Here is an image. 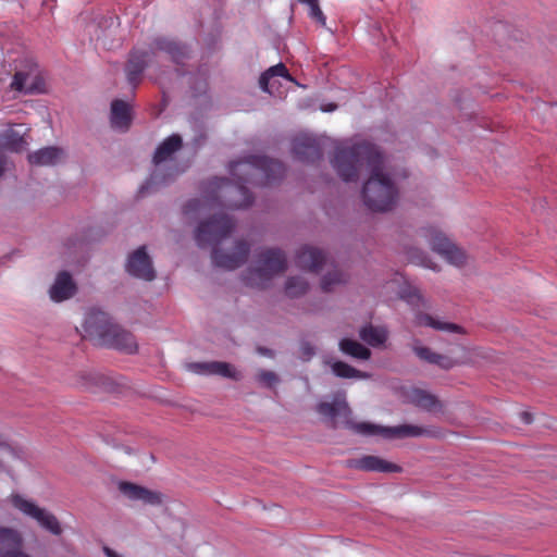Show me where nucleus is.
Returning <instances> with one entry per match:
<instances>
[{
  "label": "nucleus",
  "mask_w": 557,
  "mask_h": 557,
  "mask_svg": "<svg viewBox=\"0 0 557 557\" xmlns=\"http://www.w3.org/2000/svg\"><path fill=\"white\" fill-rule=\"evenodd\" d=\"M228 172L234 182L225 177H213L203 183L205 200H188L183 207L186 218H196L207 203H216L232 210L249 207L253 197L245 184H271L284 176L285 166L277 160L251 154L231 162Z\"/></svg>",
  "instance_id": "f257e3e1"
},
{
  "label": "nucleus",
  "mask_w": 557,
  "mask_h": 557,
  "mask_svg": "<svg viewBox=\"0 0 557 557\" xmlns=\"http://www.w3.org/2000/svg\"><path fill=\"white\" fill-rule=\"evenodd\" d=\"M331 163L344 182H356L360 169L366 165L370 171V177L362 188L364 205L370 210L379 212L394 208L398 190L393 180L385 173L384 156L376 145L362 141L336 147Z\"/></svg>",
  "instance_id": "f03ea898"
},
{
  "label": "nucleus",
  "mask_w": 557,
  "mask_h": 557,
  "mask_svg": "<svg viewBox=\"0 0 557 557\" xmlns=\"http://www.w3.org/2000/svg\"><path fill=\"white\" fill-rule=\"evenodd\" d=\"M84 337L94 345L103 346L125 354H135L138 344L135 336L114 323L112 318L99 309H90L83 324Z\"/></svg>",
  "instance_id": "7ed1b4c3"
},
{
  "label": "nucleus",
  "mask_w": 557,
  "mask_h": 557,
  "mask_svg": "<svg viewBox=\"0 0 557 557\" xmlns=\"http://www.w3.org/2000/svg\"><path fill=\"white\" fill-rule=\"evenodd\" d=\"M156 51L165 52L176 64H182L190 54L186 45L166 37H156L150 45V51L133 49L129 52L125 64V74L129 85L136 87L140 83L141 75L148 65V61Z\"/></svg>",
  "instance_id": "20e7f679"
},
{
  "label": "nucleus",
  "mask_w": 557,
  "mask_h": 557,
  "mask_svg": "<svg viewBox=\"0 0 557 557\" xmlns=\"http://www.w3.org/2000/svg\"><path fill=\"white\" fill-rule=\"evenodd\" d=\"M287 268L285 253L278 248L262 250L257 257V265L249 268L244 275L247 286L264 288L270 281Z\"/></svg>",
  "instance_id": "39448f33"
},
{
  "label": "nucleus",
  "mask_w": 557,
  "mask_h": 557,
  "mask_svg": "<svg viewBox=\"0 0 557 557\" xmlns=\"http://www.w3.org/2000/svg\"><path fill=\"white\" fill-rule=\"evenodd\" d=\"M182 138L177 134H173L165 138L156 149L153 154L154 170L150 174V177L140 186L139 194L141 196L153 191L160 186H164L172 182L175 174L170 172V168L162 165L163 162L171 159L173 153L182 148Z\"/></svg>",
  "instance_id": "423d86ee"
},
{
  "label": "nucleus",
  "mask_w": 557,
  "mask_h": 557,
  "mask_svg": "<svg viewBox=\"0 0 557 557\" xmlns=\"http://www.w3.org/2000/svg\"><path fill=\"white\" fill-rule=\"evenodd\" d=\"M347 425L358 434L364 436H381L386 440L431 435V432L428 429L412 424L383 426L370 422L355 423L347 421Z\"/></svg>",
  "instance_id": "0eeeda50"
},
{
  "label": "nucleus",
  "mask_w": 557,
  "mask_h": 557,
  "mask_svg": "<svg viewBox=\"0 0 557 557\" xmlns=\"http://www.w3.org/2000/svg\"><path fill=\"white\" fill-rule=\"evenodd\" d=\"M234 227L235 223L228 215H214L198 225L195 232V239L201 248L210 245L215 246L228 237Z\"/></svg>",
  "instance_id": "6e6552de"
},
{
  "label": "nucleus",
  "mask_w": 557,
  "mask_h": 557,
  "mask_svg": "<svg viewBox=\"0 0 557 557\" xmlns=\"http://www.w3.org/2000/svg\"><path fill=\"white\" fill-rule=\"evenodd\" d=\"M418 236L426 240L431 249L449 263L460 267L466 262L465 252L434 226L421 227Z\"/></svg>",
  "instance_id": "1a4fd4ad"
},
{
  "label": "nucleus",
  "mask_w": 557,
  "mask_h": 557,
  "mask_svg": "<svg viewBox=\"0 0 557 557\" xmlns=\"http://www.w3.org/2000/svg\"><path fill=\"white\" fill-rule=\"evenodd\" d=\"M12 505L23 512L25 516L33 518L38 522V524L49 531L54 535H60L62 533V528L60 525L57 517L49 512L48 510L38 507L35 503L25 499L20 494L11 495Z\"/></svg>",
  "instance_id": "9d476101"
},
{
  "label": "nucleus",
  "mask_w": 557,
  "mask_h": 557,
  "mask_svg": "<svg viewBox=\"0 0 557 557\" xmlns=\"http://www.w3.org/2000/svg\"><path fill=\"white\" fill-rule=\"evenodd\" d=\"M126 272L139 280L151 282L156 278L152 260L146 251V246H140L127 258Z\"/></svg>",
  "instance_id": "9b49d317"
},
{
  "label": "nucleus",
  "mask_w": 557,
  "mask_h": 557,
  "mask_svg": "<svg viewBox=\"0 0 557 557\" xmlns=\"http://www.w3.org/2000/svg\"><path fill=\"white\" fill-rule=\"evenodd\" d=\"M249 252V244L245 240H237L235 243L233 252L225 253L222 250L214 247L212 249L211 258L215 267L225 270H235L247 261Z\"/></svg>",
  "instance_id": "f8f14e48"
},
{
  "label": "nucleus",
  "mask_w": 557,
  "mask_h": 557,
  "mask_svg": "<svg viewBox=\"0 0 557 557\" xmlns=\"http://www.w3.org/2000/svg\"><path fill=\"white\" fill-rule=\"evenodd\" d=\"M295 158L305 163H314L322 158L319 140L307 134L296 136L292 143Z\"/></svg>",
  "instance_id": "ddd939ff"
},
{
  "label": "nucleus",
  "mask_w": 557,
  "mask_h": 557,
  "mask_svg": "<svg viewBox=\"0 0 557 557\" xmlns=\"http://www.w3.org/2000/svg\"><path fill=\"white\" fill-rule=\"evenodd\" d=\"M119 491L129 500L141 502L146 505L157 506L162 503V495L141 485L121 481L117 484Z\"/></svg>",
  "instance_id": "4468645a"
},
{
  "label": "nucleus",
  "mask_w": 557,
  "mask_h": 557,
  "mask_svg": "<svg viewBox=\"0 0 557 557\" xmlns=\"http://www.w3.org/2000/svg\"><path fill=\"white\" fill-rule=\"evenodd\" d=\"M188 369L197 374L220 375L235 381L242 379L240 372L224 361L193 362L188 364Z\"/></svg>",
  "instance_id": "2eb2a0df"
},
{
  "label": "nucleus",
  "mask_w": 557,
  "mask_h": 557,
  "mask_svg": "<svg viewBox=\"0 0 557 557\" xmlns=\"http://www.w3.org/2000/svg\"><path fill=\"white\" fill-rule=\"evenodd\" d=\"M326 260L327 257L323 250L311 246H304L297 251L295 262L302 270L318 273L322 270V265L326 263Z\"/></svg>",
  "instance_id": "dca6fc26"
},
{
  "label": "nucleus",
  "mask_w": 557,
  "mask_h": 557,
  "mask_svg": "<svg viewBox=\"0 0 557 557\" xmlns=\"http://www.w3.org/2000/svg\"><path fill=\"white\" fill-rule=\"evenodd\" d=\"M11 88L13 90L33 95L42 94L46 90L44 78L35 73L18 71L14 74Z\"/></svg>",
  "instance_id": "f3484780"
},
{
  "label": "nucleus",
  "mask_w": 557,
  "mask_h": 557,
  "mask_svg": "<svg viewBox=\"0 0 557 557\" xmlns=\"http://www.w3.org/2000/svg\"><path fill=\"white\" fill-rule=\"evenodd\" d=\"M406 399L426 412H442L443 403L433 394L421 388H410L406 392Z\"/></svg>",
  "instance_id": "a211bd4d"
},
{
  "label": "nucleus",
  "mask_w": 557,
  "mask_h": 557,
  "mask_svg": "<svg viewBox=\"0 0 557 557\" xmlns=\"http://www.w3.org/2000/svg\"><path fill=\"white\" fill-rule=\"evenodd\" d=\"M350 467L362 471H374L383 473L400 472L401 468L393 462L382 459L377 456L366 455L350 461Z\"/></svg>",
  "instance_id": "6ab92c4d"
},
{
  "label": "nucleus",
  "mask_w": 557,
  "mask_h": 557,
  "mask_svg": "<svg viewBox=\"0 0 557 557\" xmlns=\"http://www.w3.org/2000/svg\"><path fill=\"white\" fill-rule=\"evenodd\" d=\"M65 158V151L55 146L41 148L27 157L28 162L36 166H53Z\"/></svg>",
  "instance_id": "aec40b11"
},
{
  "label": "nucleus",
  "mask_w": 557,
  "mask_h": 557,
  "mask_svg": "<svg viewBox=\"0 0 557 557\" xmlns=\"http://www.w3.org/2000/svg\"><path fill=\"white\" fill-rule=\"evenodd\" d=\"M75 292L76 286L71 274L63 271L57 275L54 283L49 289V295L53 301L60 302L71 298Z\"/></svg>",
  "instance_id": "412c9836"
},
{
  "label": "nucleus",
  "mask_w": 557,
  "mask_h": 557,
  "mask_svg": "<svg viewBox=\"0 0 557 557\" xmlns=\"http://www.w3.org/2000/svg\"><path fill=\"white\" fill-rule=\"evenodd\" d=\"M110 121L113 128L127 131L132 121L129 106L123 100L112 101Z\"/></svg>",
  "instance_id": "4be33fe9"
},
{
  "label": "nucleus",
  "mask_w": 557,
  "mask_h": 557,
  "mask_svg": "<svg viewBox=\"0 0 557 557\" xmlns=\"http://www.w3.org/2000/svg\"><path fill=\"white\" fill-rule=\"evenodd\" d=\"M359 337L371 347H381L388 338V330L383 325L368 323L359 330Z\"/></svg>",
  "instance_id": "5701e85b"
},
{
  "label": "nucleus",
  "mask_w": 557,
  "mask_h": 557,
  "mask_svg": "<svg viewBox=\"0 0 557 557\" xmlns=\"http://www.w3.org/2000/svg\"><path fill=\"white\" fill-rule=\"evenodd\" d=\"M416 323L420 326H429L437 331L449 333H463V329L455 323L440 321L428 313L419 312L416 315Z\"/></svg>",
  "instance_id": "b1692460"
},
{
  "label": "nucleus",
  "mask_w": 557,
  "mask_h": 557,
  "mask_svg": "<svg viewBox=\"0 0 557 557\" xmlns=\"http://www.w3.org/2000/svg\"><path fill=\"white\" fill-rule=\"evenodd\" d=\"M338 347L344 355L355 359L368 360L371 357V350L355 339L343 338Z\"/></svg>",
  "instance_id": "393cba45"
},
{
  "label": "nucleus",
  "mask_w": 557,
  "mask_h": 557,
  "mask_svg": "<svg viewBox=\"0 0 557 557\" xmlns=\"http://www.w3.org/2000/svg\"><path fill=\"white\" fill-rule=\"evenodd\" d=\"M18 547H23L21 533L11 528L0 527V556Z\"/></svg>",
  "instance_id": "a878e982"
},
{
  "label": "nucleus",
  "mask_w": 557,
  "mask_h": 557,
  "mask_svg": "<svg viewBox=\"0 0 557 557\" xmlns=\"http://www.w3.org/2000/svg\"><path fill=\"white\" fill-rule=\"evenodd\" d=\"M329 364L331 367L333 374L341 379L366 380L370 377L369 373L362 372L344 361H330Z\"/></svg>",
  "instance_id": "bb28decb"
},
{
  "label": "nucleus",
  "mask_w": 557,
  "mask_h": 557,
  "mask_svg": "<svg viewBox=\"0 0 557 557\" xmlns=\"http://www.w3.org/2000/svg\"><path fill=\"white\" fill-rule=\"evenodd\" d=\"M276 76L284 77L289 82L294 81L293 77L289 75L286 66L283 63H278L276 65L269 67L264 73L261 74L259 78L260 88L265 92H271L270 81Z\"/></svg>",
  "instance_id": "cd10ccee"
},
{
  "label": "nucleus",
  "mask_w": 557,
  "mask_h": 557,
  "mask_svg": "<svg viewBox=\"0 0 557 557\" xmlns=\"http://www.w3.org/2000/svg\"><path fill=\"white\" fill-rule=\"evenodd\" d=\"M317 411L321 416L334 419L339 414L350 413V409L346 401L336 400L333 403L322 401L317 405Z\"/></svg>",
  "instance_id": "c85d7f7f"
},
{
  "label": "nucleus",
  "mask_w": 557,
  "mask_h": 557,
  "mask_svg": "<svg viewBox=\"0 0 557 557\" xmlns=\"http://www.w3.org/2000/svg\"><path fill=\"white\" fill-rule=\"evenodd\" d=\"M0 144L11 151H21L27 145L23 135L12 127L0 135Z\"/></svg>",
  "instance_id": "c756f323"
},
{
  "label": "nucleus",
  "mask_w": 557,
  "mask_h": 557,
  "mask_svg": "<svg viewBox=\"0 0 557 557\" xmlns=\"http://www.w3.org/2000/svg\"><path fill=\"white\" fill-rule=\"evenodd\" d=\"M348 282V275L342 270L335 268L329 271L321 278V289L325 293L334 290L336 286L344 285Z\"/></svg>",
  "instance_id": "7c9ffc66"
},
{
  "label": "nucleus",
  "mask_w": 557,
  "mask_h": 557,
  "mask_svg": "<svg viewBox=\"0 0 557 557\" xmlns=\"http://www.w3.org/2000/svg\"><path fill=\"white\" fill-rule=\"evenodd\" d=\"M309 289V283L301 276H290L285 283V294L289 298H299Z\"/></svg>",
  "instance_id": "2f4dec72"
},
{
  "label": "nucleus",
  "mask_w": 557,
  "mask_h": 557,
  "mask_svg": "<svg viewBox=\"0 0 557 557\" xmlns=\"http://www.w3.org/2000/svg\"><path fill=\"white\" fill-rule=\"evenodd\" d=\"M256 380L261 386L267 388H272L281 382L280 376L270 370H259Z\"/></svg>",
  "instance_id": "473e14b6"
},
{
  "label": "nucleus",
  "mask_w": 557,
  "mask_h": 557,
  "mask_svg": "<svg viewBox=\"0 0 557 557\" xmlns=\"http://www.w3.org/2000/svg\"><path fill=\"white\" fill-rule=\"evenodd\" d=\"M9 457L11 459H20V451L11 446L1 435H0V471L3 470V459Z\"/></svg>",
  "instance_id": "72a5a7b5"
},
{
  "label": "nucleus",
  "mask_w": 557,
  "mask_h": 557,
  "mask_svg": "<svg viewBox=\"0 0 557 557\" xmlns=\"http://www.w3.org/2000/svg\"><path fill=\"white\" fill-rule=\"evenodd\" d=\"M408 257L412 262H414L419 265H422L424 268H429L432 270H436V265L430 260V258L426 256V253L419 249H416V248L410 249L408 251Z\"/></svg>",
  "instance_id": "f704fd0d"
},
{
  "label": "nucleus",
  "mask_w": 557,
  "mask_h": 557,
  "mask_svg": "<svg viewBox=\"0 0 557 557\" xmlns=\"http://www.w3.org/2000/svg\"><path fill=\"white\" fill-rule=\"evenodd\" d=\"M412 350L418 358H420L423 361H426L428 363L433 364L436 352L432 351L429 347L414 344L412 346Z\"/></svg>",
  "instance_id": "c9c22d12"
},
{
  "label": "nucleus",
  "mask_w": 557,
  "mask_h": 557,
  "mask_svg": "<svg viewBox=\"0 0 557 557\" xmlns=\"http://www.w3.org/2000/svg\"><path fill=\"white\" fill-rule=\"evenodd\" d=\"M308 7H309V13H308L309 16L312 20L317 21L321 26H325L326 17L319 5V1H317L312 4H309Z\"/></svg>",
  "instance_id": "e433bc0d"
},
{
  "label": "nucleus",
  "mask_w": 557,
  "mask_h": 557,
  "mask_svg": "<svg viewBox=\"0 0 557 557\" xmlns=\"http://www.w3.org/2000/svg\"><path fill=\"white\" fill-rule=\"evenodd\" d=\"M456 361L450 357L436 352L433 364L438 366L442 369L449 370L456 366Z\"/></svg>",
  "instance_id": "4c0bfd02"
},
{
  "label": "nucleus",
  "mask_w": 557,
  "mask_h": 557,
  "mask_svg": "<svg viewBox=\"0 0 557 557\" xmlns=\"http://www.w3.org/2000/svg\"><path fill=\"white\" fill-rule=\"evenodd\" d=\"M0 557H32L27 553L23 550V547H18L15 549H11V552H7L2 554Z\"/></svg>",
  "instance_id": "58836bf2"
},
{
  "label": "nucleus",
  "mask_w": 557,
  "mask_h": 557,
  "mask_svg": "<svg viewBox=\"0 0 557 557\" xmlns=\"http://www.w3.org/2000/svg\"><path fill=\"white\" fill-rule=\"evenodd\" d=\"M301 350L304 356H306V360H309L314 355L313 347L307 343L301 346Z\"/></svg>",
  "instance_id": "ea45409f"
},
{
  "label": "nucleus",
  "mask_w": 557,
  "mask_h": 557,
  "mask_svg": "<svg viewBox=\"0 0 557 557\" xmlns=\"http://www.w3.org/2000/svg\"><path fill=\"white\" fill-rule=\"evenodd\" d=\"M5 166H7V157L5 154L0 150V177L3 175V173L5 172Z\"/></svg>",
  "instance_id": "a19ab883"
},
{
  "label": "nucleus",
  "mask_w": 557,
  "mask_h": 557,
  "mask_svg": "<svg viewBox=\"0 0 557 557\" xmlns=\"http://www.w3.org/2000/svg\"><path fill=\"white\" fill-rule=\"evenodd\" d=\"M520 419L524 424H530L533 421L532 414L527 411L520 412Z\"/></svg>",
  "instance_id": "79ce46f5"
},
{
  "label": "nucleus",
  "mask_w": 557,
  "mask_h": 557,
  "mask_svg": "<svg viewBox=\"0 0 557 557\" xmlns=\"http://www.w3.org/2000/svg\"><path fill=\"white\" fill-rule=\"evenodd\" d=\"M103 553L107 557H123L122 555L117 554L115 550L108 546L103 547Z\"/></svg>",
  "instance_id": "37998d69"
},
{
  "label": "nucleus",
  "mask_w": 557,
  "mask_h": 557,
  "mask_svg": "<svg viewBox=\"0 0 557 557\" xmlns=\"http://www.w3.org/2000/svg\"><path fill=\"white\" fill-rule=\"evenodd\" d=\"M337 106L335 103H330L325 107H322V110L325 111V112H332L334 110H336Z\"/></svg>",
  "instance_id": "c03bdc74"
},
{
  "label": "nucleus",
  "mask_w": 557,
  "mask_h": 557,
  "mask_svg": "<svg viewBox=\"0 0 557 557\" xmlns=\"http://www.w3.org/2000/svg\"><path fill=\"white\" fill-rule=\"evenodd\" d=\"M404 298H406L409 302H413V298H417L419 299L420 298V295L418 293H412L408 296H403Z\"/></svg>",
  "instance_id": "a18cd8bd"
},
{
  "label": "nucleus",
  "mask_w": 557,
  "mask_h": 557,
  "mask_svg": "<svg viewBox=\"0 0 557 557\" xmlns=\"http://www.w3.org/2000/svg\"><path fill=\"white\" fill-rule=\"evenodd\" d=\"M298 1L300 3L309 5V4H312V3L317 2L318 0H298Z\"/></svg>",
  "instance_id": "49530a36"
}]
</instances>
